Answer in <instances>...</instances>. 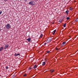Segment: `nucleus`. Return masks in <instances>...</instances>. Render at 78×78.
I'll use <instances>...</instances> for the list:
<instances>
[{"mask_svg":"<svg viewBox=\"0 0 78 78\" xmlns=\"http://www.w3.org/2000/svg\"><path fill=\"white\" fill-rule=\"evenodd\" d=\"M70 19V17H67L66 18L67 20H69Z\"/></svg>","mask_w":78,"mask_h":78,"instance_id":"obj_20","label":"nucleus"},{"mask_svg":"<svg viewBox=\"0 0 78 78\" xmlns=\"http://www.w3.org/2000/svg\"><path fill=\"white\" fill-rule=\"evenodd\" d=\"M48 38H49V39H52V38H51V37H49Z\"/></svg>","mask_w":78,"mask_h":78,"instance_id":"obj_25","label":"nucleus"},{"mask_svg":"<svg viewBox=\"0 0 78 78\" xmlns=\"http://www.w3.org/2000/svg\"><path fill=\"white\" fill-rule=\"evenodd\" d=\"M42 66H45V62H42Z\"/></svg>","mask_w":78,"mask_h":78,"instance_id":"obj_12","label":"nucleus"},{"mask_svg":"<svg viewBox=\"0 0 78 78\" xmlns=\"http://www.w3.org/2000/svg\"><path fill=\"white\" fill-rule=\"evenodd\" d=\"M56 30H55L53 31V33H52V34L53 35H54L55 34V33H56Z\"/></svg>","mask_w":78,"mask_h":78,"instance_id":"obj_10","label":"nucleus"},{"mask_svg":"<svg viewBox=\"0 0 78 78\" xmlns=\"http://www.w3.org/2000/svg\"><path fill=\"white\" fill-rule=\"evenodd\" d=\"M62 19H60L59 20V22L60 23H61V22H62Z\"/></svg>","mask_w":78,"mask_h":78,"instance_id":"obj_16","label":"nucleus"},{"mask_svg":"<svg viewBox=\"0 0 78 78\" xmlns=\"http://www.w3.org/2000/svg\"><path fill=\"white\" fill-rule=\"evenodd\" d=\"M31 69H32V68H28V70H31Z\"/></svg>","mask_w":78,"mask_h":78,"instance_id":"obj_24","label":"nucleus"},{"mask_svg":"<svg viewBox=\"0 0 78 78\" xmlns=\"http://www.w3.org/2000/svg\"><path fill=\"white\" fill-rule=\"evenodd\" d=\"M56 50H59V49H58V48H56Z\"/></svg>","mask_w":78,"mask_h":78,"instance_id":"obj_27","label":"nucleus"},{"mask_svg":"<svg viewBox=\"0 0 78 78\" xmlns=\"http://www.w3.org/2000/svg\"><path fill=\"white\" fill-rule=\"evenodd\" d=\"M66 44V42H63L61 44V46L64 47V44Z\"/></svg>","mask_w":78,"mask_h":78,"instance_id":"obj_4","label":"nucleus"},{"mask_svg":"<svg viewBox=\"0 0 78 78\" xmlns=\"http://www.w3.org/2000/svg\"><path fill=\"white\" fill-rule=\"evenodd\" d=\"M69 9L70 10V11H72V9H73V8L71 7Z\"/></svg>","mask_w":78,"mask_h":78,"instance_id":"obj_19","label":"nucleus"},{"mask_svg":"<svg viewBox=\"0 0 78 78\" xmlns=\"http://www.w3.org/2000/svg\"><path fill=\"white\" fill-rule=\"evenodd\" d=\"M43 36V34H41V35L40 36V38H42Z\"/></svg>","mask_w":78,"mask_h":78,"instance_id":"obj_13","label":"nucleus"},{"mask_svg":"<svg viewBox=\"0 0 78 78\" xmlns=\"http://www.w3.org/2000/svg\"><path fill=\"white\" fill-rule=\"evenodd\" d=\"M69 10L66 11V14L67 15H69Z\"/></svg>","mask_w":78,"mask_h":78,"instance_id":"obj_9","label":"nucleus"},{"mask_svg":"<svg viewBox=\"0 0 78 78\" xmlns=\"http://www.w3.org/2000/svg\"><path fill=\"white\" fill-rule=\"evenodd\" d=\"M51 72V73L52 72H54V70L53 69H52L50 70Z\"/></svg>","mask_w":78,"mask_h":78,"instance_id":"obj_18","label":"nucleus"},{"mask_svg":"<svg viewBox=\"0 0 78 78\" xmlns=\"http://www.w3.org/2000/svg\"><path fill=\"white\" fill-rule=\"evenodd\" d=\"M15 76H16V75H13L12 78H16V77H15Z\"/></svg>","mask_w":78,"mask_h":78,"instance_id":"obj_15","label":"nucleus"},{"mask_svg":"<svg viewBox=\"0 0 78 78\" xmlns=\"http://www.w3.org/2000/svg\"><path fill=\"white\" fill-rule=\"evenodd\" d=\"M50 51H48L47 52V53H50Z\"/></svg>","mask_w":78,"mask_h":78,"instance_id":"obj_28","label":"nucleus"},{"mask_svg":"<svg viewBox=\"0 0 78 78\" xmlns=\"http://www.w3.org/2000/svg\"><path fill=\"white\" fill-rule=\"evenodd\" d=\"M75 21H76V22H78V18H76L75 20Z\"/></svg>","mask_w":78,"mask_h":78,"instance_id":"obj_17","label":"nucleus"},{"mask_svg":"<svg viewBox=\"0 0 78 78\" xmlns=\"http://www.w3.org/2000/svg\"><path fill=\"white\" fill-rule=\"evenodd\" d=\"M66 25H67V23H65L63 25V27H66Z\"/></svg>","mask_w":78,"mask_h":78,"instance_id":"obj_14","label":"nucleus"},{"mask_svg":"<svg viewBox=\"0 0 78 78\" xmlns=\"http://www.w3.org/2000/svg\"><path fill=\"white\" fill-rule=\"evenodd\" d=\"M50 39V40L51 41V42L52 40H51V39Z\"/></svg>","mask_w":78,"mask_h":78,"instance_id":"obj_30","label":"nucleus"},{"mask_svg":"<svg viewBox=\"0 0 78 78\" xmlns=\"http://www.w3.org/2000/svg\"><path fill=\"white\" fill-rule=\"evenodd\" d=\"M6 29H9L11 28V25L9 24H7L6 26Z\"/></svg>","mask_w":78,"mask_h":78,"instance_id":"obj_2","label":"nucleus"},{"mask_svg":"<svg viewBox=\"0 0 78 78\" xmlns=\"http://www.w3.org/2000/svg\"><path fill=\"white\" fill-rule=\"evenodd\" d=\"M27 0H25V2L26 1H27Z\"/></svg>","mask_w":78,"mask_h":78,"instance_id":"obj_33","label":"nucleus"},{"mask_svg":"<svg viewBox=\"0 0 78 78\" xmlns=\"http://www.w3.org/2000/svg\"><path fill=\"white\" fill-rule=\"evenodd\" d=\"M65 18H66V16H64L63 17V18L64 19Z\"/></svg>","mask_w":78,"mask_h":78,"instance_id":"obj_23","label":"nucleus"},{"mask_svg":"<svg viewBox=\"0 0 78 78\" xmlns=\"http://www.w3.org/2000/svg\"><path fill=\"white\" fill-rule=\"evenodd\" d=\"M5 68L6 69H9V68L8 67V66H6Z\"/></svg>","mask_w":78,"mask_h":78,"instance_id":"obj_21","label":"nucleus"},{"mask_svg":"<svg viewBox=\"0 0 78 78\" xmlns=\"http://www.w3.org/2000/svg\"><path fill=\"white\" fill-rule=\"evenodd\" d=\"M23 76H27V74H24Z\"/></svg>","mask_w":78,"mask_h":78,"instance_id":"obj_22","label":"nucleus"},{"mask_svg":"<svg viewBox=\"0 0 78 78\" xmlns=\"http://www.w3.org/2000/svg\"><path fill=\"white\" fill-rule=\"evenodd\" d=\"M31 38H29L28 39H27V40L28 41V42H30V40H31Z\"/></svg>","mask_w":78,"mask_h":78,"instance_id":"obj_8","label":"nucleus"},{"mask_svg":"<svg viewBox=\"0 0 78 78\" xmlns=\"http://www.w3.org/2000/svg\"><path fill=\"white\" fill-rule=\"evenodd\" d=\"M3 49V47H2L0 48V51H2V50Z\"/></svg>","mask_w":78,"mask_h":78,"instance_id":"obj_7","label":"nucleus"},{"mask_svg":"<svg viewBox=\"0 0 78 78\" xmlns=\"http://www.w3.org/2000/svg\"><path fill=\"white\" fill-rule=\"evenodd\" d=\"M37 65H35L34 67V69H36V68H37Z\"/></svg>","mask_w":78,"mask_h":78,"instance_id":"obj_11","label":"nucleus"},{"mask_svg":"<svg viewBox=\"0 0 78 78\" xmlns=\"http://www.w3.org/2000/svg\"><path fill=\"white\" fill-rule=\"evenodd\" d=\"M9 44H6L5 45V47H4V49L5 50H6V48H8L9 47Z\"/></svg>","mask_w":78,"mask_h":78,"instance_id":"obj_3","label":"nucleus"},{"mask_svg":"<svg viewBox=\"0 0 78 78\" xmlns=\"http://www.w3.org/2000/svg\"><path fill=\"white\" fill-rule=\"evenodd\" d=\"M5 2H6V1H7L8 0H4Z\"/></svg>","mask_w":78,"mask_h":78,"instance_id":"obj_31","label":"nucleus"},{"mask_svg":"<svg viewBox=\"0 0 78 78\" xmlns=\"http://www.w3.org/2000/svg\"><path fill=\"white\" fill-rule=\"evenodd\" d=\"M2 13V11H0V15Z\"/></svg>","mask_w":78,"mask_h":78,"instance_id":"obj_26","label":"nucleus"},{"mask_svg":"<svg viewBox=\"0 0 78 78\" xmlns=\"http://www.w3.org/2000/svg\"><path fill=\"white\" fill-rule=\"evenodd\" d=\"M29 5H30L31 6H33V5H35V2L31 0L29 3Z\"/></svg>","mask_w":78,"mask_h":78,"instance_id":"obj_1","label":"nucleus"},{"mask_svg":"<svg viewBox=\"0 0 78 78\" xmlns=\"http://www.w3.org/2000/svg\"><path fill=\"white\" fill-rule=\"evenodd\" d=\"M45 61H47V60H45Z\"/></svg>","mask_w":78,"mask_h":78,"instance_id":"obj_32","label":"nucleus"},{"mask_svg":"<svg viewBox=\"0 0 78 78\" xmlns=\"http://www.w3.org/2000/svg\"><path fill=\"white\" fill-rule=\"evenodd\" d=\"M46 44H47V43H45L44 44V45H46Z\"/></svg>","mask_w":78,"mask_h":78,"instance_id":"obj_29","label":"nucleus"},{"mask_svg":"<svg viewBox=\"0 0 78 78\" xmlns=\"http://www.w3.org/2000/svg\"><path fill=\"white\" fill-rule=\"evenodd\" d=\"M19 55H20V54H17L16 53H15L14 54V56H17Z\"/></svg>","mask_w":78,"mask_h":78,"instance_id":"obj_6","label":"nucleus"},{"mask_svg":"<svg viewBox=\"0 0 78 78\" xmlns=\"http://www.w3.org/2000/svg\"><path fill=\"white\" fill-rule=\"evenodd\" d=\"M51 42V40H50V39L49 38H48L47 39V42L48 43V42Z\"/></svg>","mask_w":78,"mask_h":78,"instance_id":"obj_5","label":"nucleus"}]
</instances>
